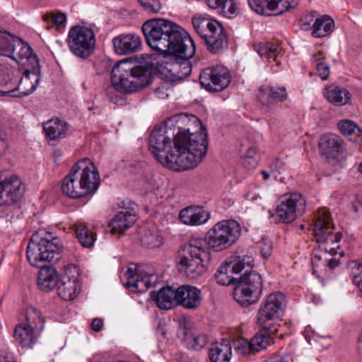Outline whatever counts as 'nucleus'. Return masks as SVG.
<instances>
[{
	"instance_id": "1",
	"label": "nucleus",
	"mask_w": 362,
	"mask_h": 362,
	"mask_svg": "<svg viewBox=\"0 0 362 362\" xmlns=\"http://www.w3.org/2000/svg\"><path fill=\"white\" fill-rule=\"evenodd\" d=\"M177 127L173 146L165 126L156 127L149 137V150L163 165L175 171L192 169L205 157L206 129L193 115L179 114L172 117Z\"/></svg>"
},
{
	"instance_id": "2",
	"label": "nucleus",
	"mask_w": 362,
	"mask_h": 362,
	"mask_svg": "<svg viewBox=\"0 0 362 362\" xmlns=\"http://www.w3.org/2000/svg\"><path fill=\"white\" fill-rule=\"evenodd\" d=\"M142 32L152 49L169 54L158 68L168 81L182 80L191 74L189 59L195 54V45L182 28L171 21L153 18L143 24Z\"/></svg>"
},
{
	"instance_id": "3",
	"label": "nucleus",
	"mask_w": 362,
	"mask_h": 362,
	"mask_svg": "<svg viewBox=\"0 0 362 362\" xmlns=\"http://www.w3.org/2000/svg\"><path fill=\"white\" fill-rule=\"evenodd\" d=\"M286 303V297L281 292L268 296L257 315V323L262 330L250 339V353L259 352L274 343L272 336L279 330V325L275 322L284 313Z\"/></svg>"
},
{
	"instance_id": "4",
	"label": "nucleus",
	"mask_w": 362,
	"mask_h": 362,
	"mask_svg": "<svg viewBox=\"0 0 362 362\" xmlns=\"http://www.w3.org/2000/svg\"><path fill=\"white\" fill-rule=\"evenodd\" d=\"M151 81V71L148 67L133 66L127 61H120L112 69V86L106 89V94L112 103L119 104L122 100L117 95V91L132 93L144 88Z\"/></svg>"
},
{
	"instance_id": "5",
	"label": "nucleus",
	"mask_w": 362,
	"mask_h": 362,
	"mask_svg": "<svg viewBox=\"0 0 362 362\" xmlns=\"http://www.w3.org/2000/svg\"><path fill=\"white\" fill-rule=\"evenodd\" d=\"M100 183L99 173L88 158H83L71 168L64 177L62 190L69 198L78 199L94 193Z\"/></svg>"
},
{
	"instance_id": "6",
	"label": "nucleus",
	"mask_w": 362,
	"mask_h": 362,
	"mask_svg": "<svg viewBox=\"0 0 362 362\" xmlns=\"http://www.w3.org/2000/svg\"><path fill=\"white\" fill-rule=\"evenodd\" d=\"M245 267L244 259L235 257L233 261L226 260L220 266L216 273L217 283L220 285L228 286L234 284L233 297L236 302L243 308L249 306V273L246 271L240 278L232 276L238 274Z\"/></svg>"
},
{
	"instance_id": "7",
	"label": "nucleus",
	"mask_w": 362,
	"mask_h": 362,
	"mask_svg": "<svg viewBox=\"0 0 362 362\" xmlns=\"http://www.w3.org/2000/svg\"><path fill=\"white\" fill-rule=\"evenodd\" d=\"M210 259L208 248L201 240H193L178 251L177 269L188 279H196L206 271L205 262Z\"/></svg>"
},
{
	"instance_id": "8",
	"label": "nucleus",
	"mask_w": 362,
	"mask_h": 362,
	"mask_svg": "<svg viewBox=\"0 0 362 362\" xmlns=\"http://www.w3.org/2000/svg\"><path fill=\"white\" fill-rule=\"evenodd\" d=\"M61 245L57 238L53 237L51 233L40 230L31 236L26 256L32 266L41 268L46 266L44 262L58 260Z\"/></svg>"
},
{
	"instance_id": "9",
	"label": "nucleus",
	"mask_w": 362,
	"mask_h": 362,
	"mask_svg": "<svg viewBox=\"0 0 362 362\" xmlns=\"http://www.w3.org/2000/svg\"><path fill=\"white\" fill-rule=\"evenodd\" d=\"M240 226L233 219L216 223L206 233L205 240L215 251H222L233 245L240 235Z\"/></svg>"
},
{
	"instance_id": "10",
	"label": "nucleus",
	"mask_w": 362,
	"mask_h": 362,
	"mask_svg": "<svg viewBox=\"0 0 362 362\" xmlns=\"http://www.w3.org/2000/svg\"><path fill=\"white\" fill-rule=\"evenodd\" d=\"M318 147L320 155L334 170L341 168L349 155L344 140L334 134L321 136Z\"/></svg>"
},
{
	"instance_id": "11",
	"label": "nucleus",
	"mask_w": 362,
	"mask_h": 362,
	"mask_svg": "<svg viewBox=\"0 0 362 362\" xmlns=\"http://www.w3.org/2000/svg\"><path fill=\"white\" fill-rule=\"evenodd\" d=\"M313 235L317 243H331L332 245L338 244L342 238L340 232L336 231L334 225L332 223L330 214L327 209H322L318 211L316 220L313 226ZM339 249V245L336 247H329L325 245L323 250L330 253L336 255L337 250Z\"/></svg>"
},
{
	"instance_id": "12",
	"label": "nucleus",
	"mask_w": 362,
	"mask_h": 362,
	"mask_svg": "<svg viewBox=\"0 0 362 362\" xmlns=\"http://www.w3.org/2000/svg\"><path fill=\"white\" fill-rule=\"evenodd\" d=\"M68 44L71 51L83 59L88 57L93 52L95 44L93 31L87 27H72L68 35Z\"/></svg>"
},
{
	"instance_id": "13",
	"label": "nucleus",
	"mask_w": 362,
	"mask_h": 362,
	"mask_svg": "<svg viewBox=\"0 0 362 362\" xmlns=\"http://www.w3.org/2000/svg\"><path fill=\"white\" fill-rule=\"evenodd\" d=\"M32 66H27L22 72L20 69L13 71V75L17 78L11 83L13 84L17 90L18 98L31 94L35 90L41 78V71L39 60L32 58Z\"/></svg>"
},
{
	"instance_id": "14",
	"label": "nucleus",
	"mask_w": 362,
	"mask_h": 362,
	"mask_svg": "<svg viewBox=\"0 0 362 362\" xmlns=\"http://www.w3.org/2000/svg\"><path fill=\"white\" fill-rule=\"evenodd\" d=\"M305 211V200L299 193L286 194L278 201L276 213L279 221L289 223Z\"/></svg>"
},
{
	"instance_id": "15",
	"label": "nucleus",
	"mask_w": 362,
	"mask_h": 362,
	"mask_svg": "<svg viewBox=\"0 0 362 362\" xmlns=\"http://www.w3.org/2000/svg\"><path fill=\"white\" fill-rule=\"evenodd\" d=\"M231 81L229 70L222 66L204 69L199 75L201 86L209 92H220L226 88Z\"/></svg>"
},
{
	"instance_id": "16",
	"label": "nucleus",
	"mask_w": 362,
	"mask_h": 362,
	"mask_svg": "<svg viewBox=\"0 0 362 362\" xmlns=\"http://www.w3.org/2000/svg\"><path fill=\"white\" fill-rule=\"evenodd\" d=\"M126 285L134 292L144 293L158 280V276L148 274L140 267H129L125 273Z\"/></svg>"
},
{
	"instance_id": "17",
	"label": "nucleus",
	"mask_w": 362,
	"mask_h": 362,
	"mask_svg": "<svg viewBox=\"0 0 362 362\" xmlns=\"http://www.w3.org/2000/svg\"><path fill=\"white\" fill-rule=\"evenodd\" d=\"M24 192L21 180L16 175L0 180V199L6 205L18 202L23 197Z\"/></svg>"
},
{
	"instance_id": "18",
	"label": "nucleus",
	"mask_w": 362,
	"mask_h": 362,
	"mask_svg": "<svg viewBox=\"0 0 362 362\" xmlns=\"http://www.w3.org/2000/svg\"><path fill=\"white\" fill-rule=\"evenodd\" d=\"M202 301L201 290L190 285H182L177 288V305L189 310L199 308Z\"/></svg>"
},
{
	"instance_id": "19",
	"label": "nucleus",
	"mask_w": 362,
	"mask_h": 362,
	"mask_svg": "<svg viewBox=\"0 0 362 362\" xmlns=\"http://www.w3.org/2000/svg\"><path fill=\"white\" fill-rule=\"evenodd\" d=\"M112 43L115 52L120 55L134 54L141 48V39L135 33L119 35L113 38Z\"/></svg>"
},
{
	"instance_id": "20",
	"label": "nucleus",
	"mask_w": 362,
	"mask_h": 362,
	"mask_svg": "<svg viewBox=\"0 0 362 362\" xmlns=\"http://www.w3.org/2000/svg\"><path fill=\"white\" fill-rule=\"evenodd\" d=\"M250 8L259 15L271 16L272 11L276 15L282 14L292 8L290 0H252Z\"/></svg>"
},
{
	"instance_id": "21",
	"label": "nucleus",
	"mask_w": 362,
	"mask_h": 362,
	"mask_svg": "<svg viewBox=\"0 0 362 362\" xmlns=\"http://www.w3.org/2000/svg\"><path fill=\"white\" fill-rule=\"evenodd\" d=\"M177 336L181 340L185 342L188 349L196 351L201 350L209 342L207 335L204 334H194L190 327H188L185 320L180 322Z\"/></svg>"
},
{
	"instance_id": "22",
	"label": "nucleus",
	"mask_w": 362,
	"mask_h": 362,
	"mask_svg": "<svg viewBox=\"0 0 362 362\" xmlns=\"http://www.w3.org/2000/svg\"><path fill=\"white\" fill-rule=\"evenodd\" d=\"M207 49L213 54L223 52L228 48V40L226 30L220 23L213 31L205 35L204 38Z\"/></svg>"
},
{
	"instance_id": "23",
	"label": "nucleus",
	"mask_w": 362,
	"mask_h": 362,
	"mask_svg": "<svg viewBox=\"0 0 362 362\" xmlns=\"http://www.w3.org/2000/svg\"><path fill=\"white\" fill-rule=\"evenodd\" d=\"M8 57H10L19 64L22 63L25 67L27 66H33L32 58L38 60L37 55L33 53L30 46L18 37Z\"/></svg>"
},
{
	"instance_id": "24",
	"label": "nucleus",
	"mask_w": 362,
	"mask_h": 362,
	"mask_svg": "<svg viewBox=\"0 0 362 362\" xmlns=\"http://www.w3.org/2000/svg\"><path fill=\"white\" fill-rule=\"evenodd\" d=\"M209 214L201 206H187L179 213L180 221L188 226H199L205 223L209 218Z\"/></svg>"
},
{
	"instance_id": "25",
	"label": "nucleus",
	"mask_w": 362,
	"mask_h": 362,
	"mask_svg": "<svg viewBox=\"0 0 362 362\" xmlns=\"http://www.w3.org/2000/svg\"><path fill=\"white\" fill-rule=\"evenodd\" d=\"M211 362H230L232 357V347L230 341L223 339L213 343L209 349Z\"/></svg>"
},
{
	"instance_id": "26",
	"label": "nucleus",
	"mask_w": 362,
	"mask_h": 362,
	"mask_svg": "<svg viewBox=\"0 0 362 362\" xmlns=\"http://www.w3.org/2000/svg\"><path fill=\"white\" fill-rule=\"evenodd\" d=\"M136 221V215L130 211H122L118 212L112 219L109 226L111 228V233H123L134 225Z\"/></svg>"
},
{
	"instance_id": "27",
	"label": "nucleus",
	"mask_w": 362,
	"mask_h": 362,
	"mask_svg": "<svg viewBox=\"0 0 362 362\" xmlns=\"http://www.w3.org/2000/svg\"><path fill=\"white\" fill-rule=\"evenodd\" d=\"M40 332L23 324L18 325L14 329V337L23 348H31L36 342Z\"/></svg>"
},
{
	"instance_id": "28",
	"label": "nucleus",
	"mask_w": 362,
	"mask_h": 362,
	"mask_svg": "<svg viewBox=\"0 0 362 362\" xmlns=\"http://www.w3.org/2000/svg\"><path fill=\"white\" fill-rule=\"evenodd\" d=\"M43 128L47 138L49 140H57L66 137L68 124L58 118L52 119L43 124Z\"/></svg>"
},
{
	"instance_id": "29",
	"label": "nucleus",
	"mask_w": 362,
	"mask_h": 362,
	"mask_svg": "<svg viewBox=\"0 0 362 362\" xmlns=\"http://www.w3.org/2000/svg\"><path fill=\"white\" fill-rule=\"evenodd\" d=\"M57 279L54 269L49 266H42L38 273L37 286L42 291L49 292L57 286Z\"/></svg>"
},
{
	"instance_id": "30",
	"label": "nucleus",
	"mask_w": 362,
	"mask_h": 362,
	"mask_svg": "<svg viewBox=\"0 0 362 362\" xmlns=\"http://www.w3.org/2000/svg\"><path fill=\"white\" fill-rule=\"evenodd\" d=\"M155 296L156 304L160 309L169 310L177 305V289L173 287H163Z\"/></svg>"
},
{
	"instance_id": "31",
	"label": "nucleus",
	"mask_w": 362,
	"mask_h": 362,
	"mask_svg": "<svg viewBox=\"0 0 362 362\" xmlns=\"http://www.w3.org/2000/svg\"><path fill=\"white\" fill-rule=\"evenodd\" d=\"M22 324L41 332L45 326V318L38 308L28 305L25 310V322Z\"/></svg>"
},
{
	"instance_id": "32",
	"label": "nucleus",
	"mask_w": 362,
	"mask_h": 362,
	"mask_svg": "<svg viewBox=\"0 0 362 362\" xmlns=\"http://www.w3.org/2000/svg\"><path fill=\"white\" fill-rule=\"evenodd\" d=\"M312 28L313 37H324L332 33L334 29V22L331 17L324 15L315 20Z\"/></svg>"
},
{
	"instance_id": "33",
	"label": "nucleus",
	"mask_w": 362,
	"mask_h": 362,
	"mask_svg": "<svg viewBox=\"0 0 362 362\" xmlns=\"http://www.w3.org/2000/svg\"><path fill=\"white\" fill-rule=\"evenodd\" d=\"M254 50L261 57L266 58L268 61L275 62L281 53L280 46L275 42H258L253 45Z\"/></svg>"
},
{
	"instance_id": "34",
	"label": "nucleus",
	"mask_w": 362,
	"mask_h": 362,
	"mask_svg": "<svg viewBox=\"0 0 362 362\" xmlns=\"http://www.w3.org/2000/svg\"><path fill=\"white\" fill-rule=\"evenodd\" d=\"M324 95L329 102L337 106L344 105L350 100L349 92L337 86L327 88Z\"/></svg>"
},
{
	"instance_id": "35",
	"label": "nucleus",
	"mask_w": 362,
	"mask_h": 362,
	"mask_svg": "<svg viewBox=\"0 0 362 362\" xmlns=\"http://www.w3.org/2000/svg\"><path fill=\"white\" fill-rule=\"evenodd\" d=\"M58 295L64 300H70L76 298L78 291L79 282L74 280L61 279L57 284Z\"/></svg>"
},
{
	"instance_id": "36",
	"label": "nucleus",
	"mask_w": 362,
	"mask_h": 362,
	"mask_svg": "<svg viewBox=\"0 0 362 362\" xmlns=\"http://www.w3.org/2000/svg\"><path fill=\"white\" fill-rule=\"evenodd\" d=\"M192 23L197 33L204 39L205 35L213 31L216 26H218V22L202 16H196L192 18Z\"/></svg>"
},
{
	"instance_id": "37",
	"label": "nucleus",
	"mask_w": 362,
	"mask_h": 362,
	"mask_svg": "<svg viewBox=\"0 0 362 362\" xmlns=\"http://www.w3.org/2000/svg\"><path fill=\"white\" fill-rule=\"evenodd\" d=\"M76 238L81 245L86 248H91L96 240V234L90 230L85 224L79 223L75 226Z\"/></svg>"
},
{
	"instance_id": "38",
	"label": "nucleus",
	"mask_w": 362,
	"mask_h": 362,
	"mask_svg": "<svg viewBox=\"0 0 362 362\" xmlns=\"http://www.w3.org/2000/svg\"><path fill=\"white\" fill-rule=\"evenodd\" d=\"M263 292V282L259 273L250 271V305L256 303Z\"/></svg>"
},
{
	"instance_id": "39",
	"label": "nucleus",
	"mask_w": 362,
	"mask_h": 362,
	"mask_svg": "<svg viewBox=\"0 0 362 362\" xmlns=\"http://www.w3.org/2000/svg\"><path fill=\"white\" fill-rule=\"evenodd\" d=\"M140 240L144 246L154 248L162 244L163 239L158 232L144 230L141 234Z\"/></svg>"
},
{
	"instance_id": "40",
	"label": "nucleus",
	"mask_w": 362,
	"mask_h": 362,
	"mask_svg": "<svg viewBox=\"0 0 362 362\" xmlns=\"http://www.w3.org/2000/svg\"><path fill=\"white\" fill-rule=\"evenodd\" d=\"M17 36L0 31V54L8 56Z\"/></svg>"
},
{
	"instance_id": "41",
	"label": "nucleus",
	"mask_w": 362,
	"mask_h": 362,
	"mask_svg": "<svg viewBox=\"0 0 362 362\" xmlns=\"http://www.w3.org/2000/svg\"><path fill=\"white\" fill-rule=\"evenodd\" d=\"M338 127L342 134L346 136H359L361 130L358 125L351 120H343L338 123Z\"/></svg>"
},
{
	"instance_id": "42",
	"label": "nucleus",
	"mask_w": 362,
	"mask_h": 362,
	"mask_svg": "<svg viewBox=\"0 0 362 362\" xmlns=\"http://www.w3.org/2000/svg\"><path fill=\"white\" fill-rule=\"evenodd\" d=\"M219 12L226 18H233L238 13V6L233 0L224 1Z\"/></svg>"
},
{
	"instance_id": "43",
	"label": "nucleus",
	"mask_w": 362,
	"mask_h": 362,
	"mask_svg": "<svg viewBox=\"0 0 362 362\" xmlns=\"http://www.w3.org/2000/svg\"><path fill=\"white\" fill-rule=\"evenodd\" d=\"M272 102L276 100L283 103L288 99L287 90L284 86H269Z\"/></svg>"
},
{
	"instance_id": "44",
	"label": "nucleus",
	"mask_w": 362,
	"mask_h": 362,
	"mask_svg": "<svg viewBox=\"0 0 362 362\" xmlns=\"http://www.w3.org/2000/svg\"><path fill=\"white\" fill-rule=\"evenodd\" d=\"M234 349L238 354L246 356L249 354V341L243 337H238L233 341Z\"/></svg>"
},
{
	"instance_id": "45",
	"label": "nucleus",
	"mask_w": 362,
	"mask_h": 362,
	"mask_svg": "<svg viewBox=\"0 0 362 362\" xmlns=\"http://www.w3.org/2000/svg\"><path fill=\"white\" fill-rule=\"evenodd\" d=\"M141 6L147 11L156 13L161 8L159 0H138Z\"/></svg>"
},
{
	"instance_id": "46",
	"label": "nucleus",
	"mask_w": 362,
	"mask_h": 362,
	"mask_svg": "<svg viewBox=\"0 0 362 362\" xmlns=\"http://www.w3.org/2000/svg\"><path fill=\"white\" fill-rule=\"evenodd\" d=\"M78 268L74 264L65 266L62 279L78 281Z\"/></svg>"
},
{
	"instance_id": "47",
	"label": "nucleus",
	"mask_w": 362,
	"mask_h": 362,
	"mask_svg": "<svg viewBox=\"0 0 362 362\" xmlns=\"http://www.w3.org/2000/svg\"><path fill=\"white\" fill-rule=\"evenodd\" d=\"M259 247L263 258L268 259L271 256L273 250V245L271 240L267 238H262V241L259 243Z\"/></svg>"
},
{
	"instance_id": "48",
	"label": "nucleus",
	"mask_w": 362,
	"mask_h": 362,
	"mask_svg": "<svg viewBox=\"0 0 362 362\" xmlns=\"http://www.w3.org/2000/svg\"><path fill=\"white\" fill-rule=\"evenodd\" d=\"M257 98L263 105H269L272 103L269 86L265 88H259Z\"/></svg>"
},
{
	"instance_id": "49",
	"label": "nucleus",
	"mask_w": 362,
	"mask_h": 362,
	"mask_svg": "<svg viewBox=\"0 0 362 362\" xmlns=\"http://www.w3.org/2000/svg\"><path fill=\"white\" fill-rule=\"evenodd\" d=\"M315 66L322 80L327 79L329 75V66L328 64L323 61H320L317 62Z\"/></svg>"
},
{
	"instance_id": "50",
	"label": "nucleus",
	"mask_w": 362,
	"mask_h": 362,
	"mask_svg": "<svg viewBox=\"0 0 362 362\" xmlns=\"http://www.w3.org/2000/svg\"><path fill=\"white\" fill-rule=\"evenodd\" d=\"M168 86L169 84L167 82H161L160 85L155 88L154 91L155 93L158 95V98L164 99L168 96L167 93Z\"/></svg>"
},
{
	"instance_id": "51",
	"label": "nucleus",
	"mask_w": 362,
	"mask_h": 362,
	"mask_svg": "<svg viewBox=\"0 0 362 362\" xmlns=\"http://www.w3.org/2000/svg\"><path fill=\"white\" fill-rule=\"evenodd\" d=\"M51 20L53 24L60 25L65 23L66 16L64 13L58 12L51 14Z\"/></svg>"
},
{
	"instance_id": "52",
	"label": "nucleus",
	"mask_w": 362,
	"mask_h": 362,
	"mask_svg": "<svg viewBox=\"0 0 362 362\" xmlns=\"http://www.w3.org/2000/svg\"><path fill=\"white\" fill-rule=\"evenodd\" d=\"M292 358L288 354L284 356H274L269 358L267 361L263 362H291Z\"/></svg>"
},
{
	"instance_id": "53",
	"label": "nucleus",
	"mask_w": 362,
	"mask_h": 362,
	"mask_svg": "<svg viewBox=\"0 0 362 362\" xmlns=\"http://www.w3.org/2000/svg\"><path fill=\"white\" fill-rule=\"evenodd\" d=\"M260 160V156L255 149L250 147V167L255 168Z\"/></svg>"
},
{
	"instance_id": "54",
	"label": "nucleus",
	"mask_w": 362,
	"mask_h": 362,
	"mask_svg": "<svg viewBox=\"0 0 362 362\" xmlns=\"http://www.w3.org/2000/svg\"><path fill=\"white\" fill-rule=\"evenodd\" d=\"M17 90L14 86H11L10 88L6 90H0V96H9L13 98H18Z\"/></svg>"
},
{
	"instance_id": "55",
	"label": "nucleus",
	"mask_w": 362,
	"mask_h": 362,
	"mask_svg": "<svg viewBox=\"0 0 362 362\" xmlns=\"http://www.w3.org/2000/svg\"><path fill=\"white\" fill-rule=\"evenodd\" d=\"M91 329L95 332H100L103 327V321L100 318H95L90 325Z\"/></svg>"
},
{
	"instance_id": "56",
	"label": "nucleus",
	"mask_w": 362,
	"mask_h": 362,
	"mask_svg": "<svg viewBox=\"0 0 362 362\" xmlns=\"http://www.w3.org/2000/svg\"><path fill=\"white\" fill-rule=\"evenodd\" d=\"M353 282L358 287L360 291L362 292V272L359 274L356 275L353 278Z\"/></svg>"
},
{
	"instance_id": "57",
	"label": "nucleus",
	"mask_w": 362,
	"mask_h": 362,
	"mask_svg": "<svg viewBox=\"0 0 362 362\" xmlns=\"http://www.w3.org/2000/svg\"><path fill=\"white\" fill-rule=\"evenodd\" d=\"M340 264V259H337L335 257L334 258H332L328 260L327 263V265L330 268V269H334L335 267H337V266H339Z\"/></svg>"
},
{
	"instance_id": "58",
	"label": "nucleus",
	"mask_w": 362,
	"mask_h": 362,
	"mask_svg": "<svg viewBox=\"0 0 362 362\" xmlns=\"http://www.w3.org/2000/svg\"><path fill=\"white\" fill-rule=\"evenodd\" d=\"M8 146V141L6 139L0 140V157L5 153Z\"/></svg>"
},
{
	"instance_id": "59",
	"label": "nucleus",
	"mask_w": 362,
	"mask_h": 362,
	"mask_svg": "<svg viewBox=\"0 0 362 362\" xmlns=\"http://www.w3.org/2000/svg\"><path fill=\"white\" fill-rule=\"evenodd\" d=\"M323 52L322 51H318L316 54L313 55V62L315 64L319 62L320 61H323Z\"/></svg>"
},
{
	"instance_id": "60",
	"label": "nucleus",
	"mask_w": 362,
	"mask_h": 362,
	"mask_svg": "<svg viewBox=\"0 0 362 362\" xmlns=\"http://www.w3.org/2000/svg\"><path fill=\"white\" fill-rule=\"evenodd\" d=\"M62 152L61 150H59V149L54 150L52 153V156L54 158V163H57L59 161V158L62 157Z\"/></svg>"
},
{
	"instance_id": "61",
	"label": "nucleus",
	"mask_w": 362,
	"mask_h": 362,
	"mask_svg": "<svg viewBox=\"0 0 362 362\" xmlns=\"http://www.w3.org/2000/svg\"><path fill=\"white\" fill-rule=\"evenodd\" d=\"M248 153H249V147L246 146H245L243 154L240 156V158L243 159H247Z\"/></svg>"
},
{
	"instance_id": "62",
	"label": "nucleus",
	"mask_w": 362,
	"mask_h": 362,
	"mask_svg": "<svg viewBox=\"0 0 362 362\" xmlns=\"http://www.w3.org/2000/svg\"><path fill=\"white\" fill-rule=\"evenodd\" d=\"M320 259H321V257L319 255L315 254L313 258L312 259L313 264H316L317 262H319Z\"/></svg>"
},
{
	"instance_id": "63",
	"label": "nucleus",
	"mask_w": 362,
	"mask_h": 362,
	"mask_svg": "<svg viewBox=\"0 0 362 362\" xmlns=\"http://www.w3.org/2000/svg\"><path fill=\"white\" fill-rule=\"evenodd\" d=\"M260 173L263 175L264 180H267L269 177V174L265 170H262Z\"/></svg>"
},
{
	"instance_id": "64",
	"label": "nucleus",
	"mask_w": 362,
	"mask_h": 362,
	"mask_svg": "<svg viewBox=\"0 0 362 362\" xmlns=\"http://www.w3.org/2000/svg\"><path fill=\"white\" fill-rule=\"evenodd\" d=\"M279 165H281V163L279 160H276L275 163H272L271 168L273 169L275 166L276 168ZM279 168H281V166H279Z\"/></svg>"
}]
</instances>
